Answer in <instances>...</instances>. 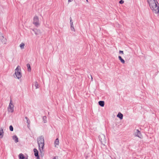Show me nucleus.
Here are the masks:
<instances>
[{
	"mask_svg": "<svg viewBox=\"0 0 159 159\" xmlns=\"http://www.w3.org/2000/svg\"><path fill=\"white\" fill-rule=\"evenodd\" d=\"M151 9L153 13L155 14L158 13L159 4L157 0H148Z\"/></svg>",
	"mask_w": 159,
	"mask_h": 159,
	"instance_id": "f257e3e1",
	"label": "nucleus"
},
{
	"mask_svg": "<svg viewBox=\"0 0 159 159\" xmlns=\"http://www.w3.org/2000/svg\"><path fill=\"white\" fill-rule=\"evenodd\" d=\"M37 141L39 149H40V148H41L43 150L44 145L43 136L42 135L41 136L38 138Z\"/></svg>",
	"mask_w": 159,
	"mask_h": 159,
	"instance_id": "f03ea898",
	"label": "nucleus"
},
{
	"mask_svg": "<svg viewBox=\"0 0 159 159\" xmlns=\"http://www.w3.org/2000/svg\"><path fill=\"white\" fill-rule=\"evenodd\" d=\"M98 138L101 143L103 145H105L107 141L105 135L102 134H101L99 136Z\"/></svg>",
	"mask_w": 159,
	"mask_h": 159,
	"instance_id": "7ed1b4c3",
	"label": "nucleus"
},
{
	"mask_svg": "<svg viewBox=\"0 0 159 159\" xmlns=\"http://www.w3.org/2000/svg\"><path fill=\"white\" fill-rule=\"evenodd\" d=\"M16 71L14 74L13 76L15 78L19 79L22 76L21 70H16Z\"/></svg>",
	"mask_w": 159,
	"mask_h": 159,
	"instance_id": "20e7f679",
	"label": "nucleus"
},
{
	"mask_svg": "<svg viewBox=\"0 0 159 159\" xmlns=\"http://www.w3.org/2000/svg\"><path fill=\"white\" fill-rule=\"evenodd\" d=\"M7 110L9 112L12 113L14 111V105L12 103L11 99L10 100L9 106L7 108Z\"/></svg>",
	"mask_w": 159,
	"mask_h": 159,
	"instance_id": "39448f33",
	"label": "nucleus"
},
{
	"mask_svg": "<svg viewBox=\"0 0 159 159\" xmlns=\"http://www.w3.org/2000/svg\"><path fill=\"white\" fill-rule=\"evenodd\" d=\"M33 24L36 26H38L39 25V19L37 16H35L33 19Z\"/></svg>",
	"mask_w": 159,
	"mask_h": 159,
	"instance_id": "423d86ee",
	"label": "nucleus"
},
{
	"mask_svg": "<svg viewBox=\"0 0 159 159\" xmlns=\"http://www.w3.org/2000/svg\"><path fill=\"white\" fill-rule=\"evenodd\" d=\"M134 135L135 136L138 137L140 138H142V136L140 132L138 129L135 130L134 132Z\"/></svg>",
	"mask_w": 159,
	"mask_h": 159,
	"instance_id": "0eeeda50",
	"label": "nucleus"
},
{
	"mask_svg": "<svg viewBox=\"0 0 159 159\" xmlns=\"http://www.w3.org/2000/svg\"><path fill=\"white\" fill-rule=\"evenodd\" d=\"M34 153L35 156L37 157V159H39V152L38 150L36 148H34Z\"/></svg>",
	"mask_w": 159,
	"mask_h": 159,
	"instance_id": "6e6552de",
	"label": "nucleus"
},
{
	"mask_svg": "<svg viewBox=\"0 0 159 159\" xmlns=\"http://www.w3.org/2000/svg\"><path fill=\"white\" fill-rule=\"evenodd\" d=\"M1 40L2 43L6 44L7 43V39L4 38L3 36H2L1 38Z\"/></svg>",
	"mask_w": 159,
	"mask_h": 159,
	"instance_id": "1a4fd4ad",
	"label": "nucleus"
},
{
	"mask_svg": "<svg viewBox=\"0 0 159 159\" xmlns=\"http://www.w3.org/2000/svg\"><path fill=\"white\" fill-rule=\"evenodd\" d=\"M3 136V129L2 128H0V138H2Z\"/></svg>",
	"mask_w": 159,
	"mask_h": 159,
	"instance_id": "9d476101",
	"label": "nucleus"
},
{
	"mask_svg": "<svg viewBox=\"0 0 159 159\" xmlns=\"http://www.w3.org/2000/svg\"><path fill=\"white\" fill-rule=\"evenodd\" d=\"M12 138L16 143H17L18 142V138L16 135H15L13 136L12 137Z\"/></svg>",
	"mask_w": 159,
	"mask_h": 159,
	"instance_id": "9b49d317",
	"label": "nucleus"
},
{
	"mask_svg": "<svg viewBox=\"0 0 159 159\" xmlns=\"http://www.w3.org/2000/svg\"><path fill=\"white\" fill-rule=\"evenodd\" d=\"M33 31L36 35H38L40 34V30H39L35 29Z\"/></svg>",
	"mask_w": 159,
	"mask_h": 159,
	"instance_id": "f8f14e48",
	"label": "nucleus"
},
{
	"mask_svg": "<svg viewBox=\"0 0 159 159\" xmlns=\"http://www.w3.org/2000/svg\"><path fill=\"white\" fill-rule=\"evenodd\" d=\"M117 117L119 118L121 120L123 119V115L120 112H119L117 115Z\"/></svg>",
	"mask_w": 159,
	"mask_h": 159,
	"instance_id": "ddd939ff",
	"label": "nucleus"
},
{
	"mask_svg": "<svg viewBox=\"0 0 159 159\" xmlns=\"http://www.w3.org/2000/svg\"><path fill=\"white\" fill-rule=\"evenodd\" d=\"M99 105L102 107H103L104 106V101H100L98 102Z\"/></svg>",
	"mask_w": 159,
	"mask_h": 159,
	"instance_id": "4468645a",
	"label": "nucleus"
},
{
	"mask_svg": "<svg viewBox=\"0 0 159 159\" xmlns=\"http://www.w3.org/2000/svg\"><path fill=\"white\" fill-rule=\"evenodd\" d=\"M25 118L26 120V122L28 124L27 127L29 128L30 126V121L27 117H25Z\"/></svg>",
	"mask_w": 159,
	"mask_h": 159,
	"instance_id": "2eb2a0df",
	"label": "nucleus"
},
{
	"mask_svg": "<svg viewBox=\"0 0 159 159\" xmlns=\"http://www.w3.org/2000/svg\"><path fill=\"white\" fill-rule=\"evenodd\" d=\"M59 144V140L58 138L55 141L54 144L55 147H56L57 145H58Z\"/></svg>",
	"mask_w": 159,
	"mask_h": 159,
	"instance_id": "dca6fc26",
	"label": "nucleus"
},
{
	"mask_svg": "<svg viewBox=\"0 0 159 159\" xmlns=\"http://www.w3.org/2000/svg\"><path fill=\"white\" fill-rule=\"evenodd\" d=\"M25 156L22 153H20L19 155V159H25Z\"/></svg>",
	"mask_w": 159,
	"mask_h": 159,
	"instance_id": "f3484780",
	"label": "nucleus"
},
{
	"mask_svg": "<svg viewBox=\"0 0 159 159\" xmlns=\"http://www.w3.org/2000/svg\"><path fill=\"white\" fill-rule=\"evenodd\" d=\"M70 26H71V30L72 31H75V30L73 24L71 23V24H70Z\"/></svg>",
	"mask_w": 159,
	"mask_h": 159,
	"instance_id": "a211bd4d",
	"label": "nucleus"
},
{
	"mask_svg": "<svg viewBox=\"0 0 159 159\" xmlns=\"http://www.w3.org/2000/svg\"><path fill=\"white\" fill-rule=\"evenodd\" d=\"M43 120L44 123H46L47 122V117L46 116H44L43 117Z\"/></svg>",
	"mask_w": 159,
	"mask_h": 159,
	"instance_id": "6ab92c4d",
	"label": "nucleus"
},
{
	"mask_svg": "<svg viewBox=\"0 0 159 159\" xmlns=\"http://www.w3.org/2000/svg\"><path fill=\"white\" fill-rule=\"evenodd\" d=\"M24 46L25 44L23 43H22L20 44V47L21 49H23L24 48Z\"/></svg>",
	"mask_w": 159,
	"mask_h": 159,
	"instance_id": "aec40b11",
	"label": "nucleus"
},
{
	"mask_svg": "<svg viewBox=\"0 0 159 159\" xmlns=\"http://www.w3.org/2000/svg\"><path fill=\"white\" fill-rule=\"evenodd\" d=\"M34 84H35V87L36 89H37L39 88V86H38L39 84L38 83V82L37 81H35L34 82Z\"/></svg>",
	"mask_w": 159,
	"mask_h": 159,
	"instance_id": "412c9836",
	"label": "nucleus"
},
{
	"mask_svg": "<svg viewBox=\"0 0 159 159\" xmlns=\"http://www.w3.org/2000/svg\"><path fill=\"white\" fill-rule=\"evenodd\" d=\"M27 67L28 68V70H31L30 65L29 63L27 64Z\"/></svg>",
	"mask_w": 159,
	"mask_h": 159,
	"instance_id": "4be33fe9",
	"label": "nucleus"
},
{
	"mask_svg": "<svg viewBox=\"0 0 159 159\" xmlns=\"http://www.w3.org/2000/svg\"><path fill=\"white\" fill-rule=\"evenodd\" d=\"M9 129L11 131L13 130V128L12 125H11L9 126Z\"/></svg>",
	"mask_w": 159,
	"mask_h": 159,
	"instance_id": "5701e85b",
	"label": "nucleus"
},
{
	"mask_svg": "<svg viewBox=\"0 0 159 159\" xmlns=\"http://www.w3.org/2000/svg\"><path fill=\"white\" fill-rule=\"evenodd\" d=\"M120 60L121 61V62L123 64L125 62V60L122 58L120 59Z\"/></svg>",
	"mask_w": 159,
	"mask_h": 159,
	"instance_id": "b1692460",
	"label": "nucleus"
},
{
	"mask_svg": "<svg viewBox=\"0 0 159 159\" xmlns=\"http://www.w3.org/2000/svg\"><path fill=\"white\" fill-rule=\"evenodd\" d=\"M20 69V67L19 66H18L15 69L16 70H19Z\"/></svg>",
	"mask_w": 159,
	"mask_h": 159,
	"instance_id": "393cba45",
	"label": "nucleus"
},
{
	"mask_svg": "<svg viewBox=\"0 0 159 159\" xmlns=\"http://www.w3.org/2000/svg\"><path fill=\"white\" fill-rule=\"evenodd\" d=\"M119 3L120 4H122L124 3V1L122 0H121L119 1Z\"/></svg>",
	"mask_w": 159,
	"mask_h": 159,
	"instance_id": "a878e982",
	"label": "nucleus"
},
{
	"mask_svg": "<svg viewBox=\"0 0 159 159\" xmlns=\"http://www.w3.org/2000/svg\"><path fill=\"white\" fill-rule=\"evenodd\" d=\"M70 24H71V23H73V22L72 21V19L71 17L70 18Z\"/></svg>",
	"mask_w": 159,
	"mask_h": 159,
	"instance_id": "bb28decb",
	"label": "nucleus"
},
{
	"mask_svg": "<svg viewBox=\"0 0 159 159\" xmlns=\"http://www.w3.org/2000/svg\"><path fill=\"white\" fill-rule=\"evenodd\" d=\"M119 53L120 54H124L123 51H120L119 52Z\"/></svg>",
	"mask_w": 159,
	"mask_h": 159,
	"instance_id": "cd10ccee",
	"label": "nucleus"
},
{
	"mask_svg": "<svg viewBox=\"0 0 159 159\" xmlns=\"http://www.w3.org/2000/svg\"><path fill=\"white\" fill-rule=\"evenodd\" d=\"M118 58H119V60H120V59L122 58V57L121 56H119L118 57Z\"/></svg>",
	"mask_w": 159,
	"mask_h": 159,
	"instance_id": "c85d7f7f",
	"label": "nucleus"
},
{
	"mask_svg": "<svg viewBox=\"0 0 159 159\" xmlns=\"http://www.w3.org/2000/svg\"><path fill=\"white\" fill-rule=\"evenodd\" d=\"M73 0H68V2H71Z\"/></svg>",
	"mask_w": 159,
	"mask_h": 159,
	"instance_id": "c756f323",
	"label": "nucleus"
},
{
	"mask_svg": "<svg viewBox=\"0 0 159 159\" xmlns=\"http://www.w3.org/2000/svg\"><path fill=\"white\" fill-rule=\"evenodd\" d=\"M53 159H57L56 157H54L53 158Z\"/></svg>",
	"mask_w": 159,
	"mask_h": 159,
	"instance_id": "7c9ffc66",
	"label": "nucleus"
},
{
	"mask_svg": "<svg viewBox=\"0 0 159 159\" xmlns=\"http://www.w3.org/2000/svg\"><path fill=\"white\" fill-rule=\"evenodd\" d=\"M90 76H91V78L92 80L93 78H92V76L91 75H90Z\"/></svg>",
	"mask_w": 159,
	"mask_h": 159,
	"instance_id": "2f4dec72",
	"label": "nucleus"
},
{
	"mask_svg": "<svg viewBox=\"0 0 159 159\" xmlns=\"http://www.w3.org/2000/svg\"><path fill=\"white\" fill-rule=\"evenodd\" d=\"M25 159H28L27 158H25Z\"/></svg>",
	"mask_w": 159,
	"mask_h": 159,
	"instance_id": "473e14b6",
	"label": "nucleus"
},
{
	"mask_svg": "<svg viewBox=\"0 0 159 159\" xmlns=\"http://www.w3.org/2000/svg\"><path fill=\"white\" fill-rule=\"evenodd\" d=\"M86 1L87 2H88V0H86Z\"/></svg>",
	"mask_w": 159,
	"mask_h": 159,
	"instance_id": "72a5a7b5",
	"label": "nucleus"
}]
</instances>
